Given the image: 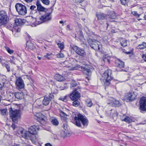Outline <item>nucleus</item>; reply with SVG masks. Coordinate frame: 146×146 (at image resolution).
I'll list each match as a JSON object with an SVG mask.
<instances>
[{"instance_id":"obj_1","label":"nucleus","mask_w":146,"mask_h":146,"mask_svg":"<svg viewBox=\"0 0 146 146\" xmlns=\"http://www.w3.org/2000/svg\"><path fill=\"white\" fill-rule=\"evenodd\" d=\"M11 127L13 130L16 129L17 131V132L15 133V135H19V133H20L22 137L26 139L31 137L32 135L36 134L37 131L40 129L38 126L35 125L31 126L29 129L28 131L21 128L20 129H18V127L14 123L12 124Z\"/></svg>"},{"instance_id":"obj_2","label":"nucleus","mask_w":146,"mask_h":146,"mask_svg":"<svg viewBox=\"0 0 146 146\" xmlns=\"http://www.w3.org/2000/svg\"><path fill=\"white\" fill-rule=\"evenodd\" d=\"M112 71L109 69L105 71L103 74L102 78L100 79L101 82L105 87V88L110 84V81L113 79Z\"/></svg>"},{"instance_id":"obj_3","label":"nucleus","mask_w":146,"mask_h":146,"mask_svg":"<svg viewBox=\"0 0 146 146\" xmlns=\"http://www.w3.org/2000/svg\"><path fill=\"white\" fill-rule=\"evenodd\" d=\"M74 119V123L79 127H81V123L84 126H87L88 123V120L86 117L80 114L78 115L77 117H75Z\"/></svg>"},{"instance_id":"obj_4","label":"nucleus","mask_w":146,"mask_h":146,"mask_svg":"<svg viewBox=\"0 0 146 146\" xmlns=\"http://www.w3.org/2000/svg\"><path fill=\"white\" fill-rule=\"evenodd\" d=\"M10 115V117L14 122L17 121L20 116L21 111L19 110H13L12 108L9 110Z\"/></svg>"},{"instance_id":"obj_5","label":"nucleus","mask_w":146,"mask_h":146,"mask_svg":"<svg viewBox=\"0 0 146 146\" xmlns=\"http://www.w3.org/2000/svg\"><path fill=\"white\" fill-rule=\"evenodd\" d=\"M87 41L90 47L96 50H100L99 46L100 42L96 40L92 39L89 38L88 39Z\"/></svg>"},{"instance_id":"obj_6","label":"nucleus","mask_w":146,"mask_h":146,"mask_svg":"<svg viewBox=\"0 0 146 146\" xmlns=\"http://www.w3.org/2000/svg\"><path fill=\"white\" fill-rule=\"evenodd\" d=\"M16 10L18 13L21 15H26L27 12L26 6L22 4L17 3L15 6Z\"/></svg>"},{"instance_id":"obj_7","label":"nucleus","mask_w":146,"mask_h":146,"mask_svg":"<svg viewBox=\"0 0 146 146\" xmlns=\"http://www.w3.org/2000/svg\"><path fill=\"white\" fill-rule=\"evenodd\" d=\"M50 14V13H46L44 15L42 16L39 19V21H36V23L39 25L43 22L51 20L52 18Z\"/></svg>"},{"instance_id":"obj_8","label":"nucleus","mask_w":146,"mask_h":146,"mask_svg":"<svg viewBox=\"0 0 146 146\" xmlns=\"http://www.w3.org/2000/svg\"><path fill=\"white\" fill-rule=\"evenodd\" d=\"M0 25L6 23L8 19L7 12L4 10L0 11Z\"/></svg>"},{"instance_id":"obj_9","label":"nucleus","mask_w":146,"mask_h":146,"mask_svg":"<svg viewBox=\"0 0 146 146\" xmlns=\"http://www.w3.org/2000/svg\"><path fill=\"white\" fill-rule=\"evenodd\" d=\"M139 109L141 111H146V97L141 98L139 101Z\"/></svg>"},{"instance_id":"obj_10","label":"nucleus","mask_w":146,"mask_h":146,"mask_svg":"<svg viewBox=\"0 0 146 146\" xmlns=\"http://www.w3.org/2000/svg\"><path fill=\"white\" fill-rule=\"evenodd\" d=\"M80 96V93L76 89L73 90L70 95V97L72 100H78Z\"/></svg>"},{"instance_id":"obj_11","label":"nucleus","mask_w":146,"mask_h":146,"mask_svg":"<svg viewBox=\"0 0 146 146\" xmlns=\"http://www.w3.org/2000/svg\"><path fill=\"white\" fill-rule=\"evenodd\" d=\"M73 49L77 54L83 57L86 55V53L84 50L76 46H74Z\"/></svg>"},{"instance_id":"obj_12","label":"nucleus","mask_w":146,"mask_h":146,"mask_svg":"<svg viewBox=\"0 0 146 146\" xmlns=\"http://www.w3.org/2000/svg\"><path fill=\"white\" fill-rule=\"evenodd\" d=\"M15 84L18 88L22 89L24 88V84L23 81L20 77L16 78Z\"/></svg>"},{"instance_id":"obj_13","label":"nucleus","mask_w":146,"mask_h":146,"mask_svg":"<svg viewBox=\"0 0 146 146\" xmlns=\"http://www.w3.org/2000/svg\"><path fill=\"white\" fill-rule=\"evenodd\" d=\"M53 98L54 96L53 94H50L49 95H46L44 96L42 103L45 106L48 105L49 104L51 100Z\"/></svg>"},{"instance_id":"obj_14","label":"nucleus","mask_w":146,"mask_h":146,"mask_svg":"<svg viewBox=\"0 0 146 146\" xmlns=\"http://www.w3.org/2000/svg\"><path fill=\"white\" fill-rule=\"evenodd\" d=\"M136 96L133 92H131L127 93L125 95V98L126 100L131 101L135 98Z\"/></svg>"},{"instance_id":"obj_15","label":"nucleus","mask_w":146,"mask_h":146,"mask_svg":"<svg viewBox=\"0 0 146 146\" xmlns=\"http://www.w3.org/2000/svg\"><path fill=\"white\" fill-rule=\"evenodd\" d=\"M82 70L84 74L88 76H90L92 72L88 65H86L84 66Z\"/></svg>"},{"instance_id":"obj_16","label":"nucleus","mask_w":146,"mask_h":146,"mask_svg":"<svg viewBox=\"0 0 146 146\" xmlns=\"http://www.w3.org/2000/svg\"><path fill=\"white\" fill-rule=\"evenodd\" d=\"M115 66L118 67L121 69L122 70L120 71H123L122 69L121 68H123L124 67V63L122 61L119 60V59H117L115 60Z\"/></svg>"},{"instance_id":"obj_17","label":"nucleus","mask_w":146,"mask_h":146,"mask_svg":"<svg viewBox=\"0 0 146 146\" xmlns=\"http://www.w3.org/2000/svg\"><path fill=\"white\" fill-rule=\"evenodd\" d=\"M36 5L37 7V10H38V13L40 12H43L45 11L46 8L43 7L41 4L40 2L37 1L36 3Z\"/></svg>"},{"instance_id":"obj_18","label":"nucleus","mask_w":146,"mask_h":146,"mask_svg":"<svg viewBox=\"0 0 146 146\" xmlns=\"http://www.w3.org/2000/svg\"><path fill=\"white\" fill-rule=\"evenodd\" d=\"M29 7V11L30 12V14L31 15L36 14L38 13L37 7L34 5H31L30 6H28Z\"/></svg>"},{"instance_id":"obj_19","label":"nucleus","mask_w":146,"mask_h":146,"mask_svg":"<svg viewBox=\"0 0 146 146\" xmlns=\"http://www.w3.org/2000/svg\"><path fill=\"white\" fill-rule=\"evenodd\" d=\"M113 107H119L121 105L120 102L118 100L113 98L110 103Z\"/></svg>"},{"instance_id":"obj_20","label":"nucleus","mask_w":146,"mask_h":146,"mask_svg":"<svg viewBox=\"0 0 146 146\" xmlns=\"http://www.w3.org/2000/svg\"><path fill=\"white\" fill-rule=\"evenodd\" d=\"M26 48L28 49L32 50H34L36 48L34 44L30 41L27 42Z\"/></svg>"},{"instance_id":"obj_21","label":"nucleus","mask_w":146,"mask_h":146,"mask_svg":"<svg viewBox=\"0 0 146 146\" xmlns=\"http://www.w3.org/2000/svg\"><path fill=\"white\" fill-rule=\"evenodd\" d=\"M96 16L98 20H102L105 19L106 18V15L101 13L96 14Z\"/></svg>"},{"instance_id":"obj_22","label":"nucleus","mask_w":146,"mask_h":146,"mask_svg":"<svg viewBox=\"0 0 146 146\" xmlns=\"http://www.w3.org/2000/svg\"><path fill=\"white\" fill-rule=\"evenodd\" d=\"M54 78L56 80L59 82L62 81L64 79L62 76L59 74H56Z\"/></svg>"},{"instance_id":"obj_23","label":"nucleus","mask_w":146,"mask_h":146,"mask_svg":"<svg viewBox=\"0 0 146 146\" xmlns=\"http://www.w3.org/2000/svg\"><path fill=\"white\" fill-rule=\"evenodd\" d=\"M84 67V66H81L79 65H77L75 66H74L73 65L72 67H70L71 68H70V70H82Z\"/></svg>"},{"instance_id":"obj_24","label":"nucleus","mask_w":146,"mask_h":146,"mask_svg":"<svg viewBox=\"0 0 146 146\" xmlns=\"http://www.w3.org/2000/svg\"><path fill=\"white\" fill-rule=\"evenodd\" d=\"M15 98L18 99H21L23 98V93L21 92L15 93L14 94Z\"/></svg>"},{"instance_id":"obj_25","label":"nucleus","mask_w":146,"mask_h":146,"mask_svg":"<svg viewBox=\"0 0 146 146\" xmlns=\"http://www.w3.org/2000/svg\"><path fill=\"white\" fill-rule=\"evenodd\" d=\"M42 102L41 101L39 100H37L34 103L33 106L36 108H39L42 105Z\"/></svg>"},{"instance_id":"obj_26","label":"nucleus","mask_w":146,"mask_h":146,"mask_svg":"<svg viewBox=\"0 0 146 146\" xmlns=\"http://www.w3.org/2000/svg\"><path fill=\"white\" fill-rule=\"evenodd\" d=\"M146 48V43L144 42H142V44L138 45L136 48L137 49H143Z\"/></svg>"},{"instance_id":"obj_27","label":"nucleus","mask_w":146,"mask_h":146,"mask_svg":"<svg viewBox=\"0 0 146 146\" xmlns=\"http://www.w3.org/2000/svg\"><path fill=\"white\" fill-rule=\"evenodd\" d=\"M64 65V66L68 68V70H70V68H71L70 67H72L73 65L69 63L67 61H65L63 63Z\"/></svg>"},{"instance_id":"obj_28","label":"nucleus","mask_w":146,"mask_h":146,"mask_svg":"<svg viewBox=\"0 0 146 146\" xmlns=\"http://www.w3.org/2000/svg\"><path fill=\"white\" fill-rule=\"evenodd\" d=\"M15 23L17 26L21 25L23 23V21L21 19H16L15 20Z\"/></svg>"},{"instance_id":"obj_29","label":"nucleus","mask_w":146,"mask_h":146,"mask_svg":"<svg viewBox=\"0 0 146 146\" xmlns=\"http://www.w3.org/2000/svg\"><path fill=\"white\" fill-rule=\"evenodd\" d=\"M111 115L110 117H112L113 118L117 117L118 115V113L117 111L115 110L111 109Z\"/></svg>"},{"instance_id":"obj_30","label":"nucleus","mask_w":146,"mask_h":146,"mask_svg":"<svg viewBox=\"0 0 146 146\" xmlns=\"http://www.w3.org/2000/svg\"><path fill=\"white\" fill-rule=\"evenodd\" d=\"M11 25L12 26V27L11 26L9 25H7V27L10 30H11L13 32H14V31H16L17 32H19L20 31V29H19L18 28V27L17 26L16 27L17 28V29H15L13 28V26Z\"/></svg>"},{"instance_id":"obj_31","label":"nucleus","mask_w":146,"mask_h":146,"mask_svg":"<svg viewBox=\"0 0 146 146\" xmlns=\"http://www.w3.org/2000/svg\"><path fill=\"white\" fill-rule=\"evenodd\" d=\"M36 116L40 120L43 121L44 120V115L42 113L37 114L36 115Z\"/></svg>"},{"instance_id":"obj_32","label":"nucleus","mask_w":146,"mask_h":146,"mask_svg":"<svg viewBox=\"0 0 146 146\" xmlns=\"http://www.w3.org/2000/svg\"><path fill=\"white\" fill-rule=\"evenodd\" d=\"M78 100H73L74 101L72 102V105L75 107H78L80 105V102Z\"/></svg>"},{"instance_id":"obj_33","label":"nucleus","mask_w":146,"mask_h":146,"mask_svg":"<svg viewBox=\"0 0 146 146\" xmlns=\"http://www.w3.org/2000/svg\"><path fill=\"white\" fill-rule=\"evenodd\" d=\"M59 42L57 43V45L58 47L61 49H63L64 48V45L63 43H61L60 41H59Z\"/></svg>"},{"instance_id":"obj_34","label":"nucleus","mask_w":146,"mask_h":146,"mask_svg":"<svg viewBox=\"0 0 146 146\" xmlns=\"http://www.w3.org/2000/svg\"><path fill=\"white\" fill-rule=\"evenodd\" d=\"M127 41L126 40H124L120 42L121 45L123 47H125L127 45Z\"/></svg>"},{"instance_id":"obj_35","label":"nucleus","mask_w":146,"mask_h":146,"mask_svg":"<svg viewBox=\"0 0 146 146\" xmlns=\"http://www.w3.org/2000/svg\"><path fill=\"white\" fill-rule=\"evenodd\" d=\"M86 102L87 106L89 107H91L92 105L93 104L92 101L90 100H87Z\"/></svg>"},{"instance_id":"obj_36","label":"nucleus","mask_w":146,"mask_h":146,"mask_svg":"<svg viewBox=\"0 0 146 146\" xmlns=\"http://www.w3.org/2000/svg\"><path fill=\"white\" fill-rule=\"evenodd\" d=\"M52 123L56 126L59 123L58 120L56 119H52L51 121Z\"/></svg>"},{"instance_id":"obj_37","label":"nucleus","mask_w":146,"mask_h":146,"mask_svg":"<svg viewBox=\"0 0 146 146\" xmlns=\"http://www.w3.org/2000/svg\"><path fill=\"white\" fill-rule=\"evenodd\" d=\"M122 121L129 123L131 122V119L130 117L126 116Z\"/></svg>"},{"instance_id":"obj_38","label":"nucleus","mask_w":146,"mask_h":146,"mask_svg":"<svg viewBox=\"0 0 146 146\" xmlns=\"http://www.w3.org/2000/svg\"><path fill=\"white\" fill-rule=\"evenodd\" d=\"M6 50L10 54H12L14 53V50L11 49L9 47H5Z\"/></svg>"},{"instance_id":"obj_39","label":"nucleus","mask_w":146,"mask_h":146,"mask_svg":"<svg viewBox=\"0 0 146 146\" xmlns=\"http://www.w3.org/2000/svg\"><path fill=\"white\" fill-rule=\"evenodd\" d=\"M62 127L66 131L68 130V126L67 123L65 121V123H63V125L62 126Z\"/></svg>"},{"instance_id":"obj_40","label":"nucleus","mask_w":146,"mask_h":146,"mask_svg":"<svg viewBox=\"0 0 146 146\" xmlns=\"http://www.w3.org/2000/svg\"><path fill=\"white\" fill-rule=\"evenodd\" d=\"M3 65L7 69V72H10V66L9 64L5 63L3 64Z\"/></svg>"},{"instance_id":"obj_41","label":"nucleus","mask_w":146,"mask_h":146,"mask_svg":"<svg viewBox=\"0 0 146 146\" xmlns=\"http://www.w3.org/2000/svg\"><path fill=\"white\" fill-rule=\"evenodd\" d=\"M42 2L44 4L48 5L50 3L49 0H41Z\"/></svg>"},{"instance_id":"obj_42","label":"nucleus","mask_w":146,"mask_h":146,"mask_svg":"<svg viewBox=\"0 0 146 146\" xmlns=\"http://www.w3.org/2000/svg\"><path fill=\"white\" fill-rule=\"evenodd\" d=\"M77 84L76 82L74 81H72L70 84V87H74L76 86Z\"/></svg>"},{"instance_id":"obj_43","label":"nucleus","mask_w":146,"mask_h":146,"mask_svg":"<svg viewBox=\"0 0 146 146\" xmlns=\"http://www.w3.org/2000/svg\"><path fill=\"white\" fill-rule=\"evenodd\" d=\"M60 115L61 117H64L65 118H66V116H67V115L63 111L60 110Z\"/></svg>"},{"instance_id":"obj_44","label":"nucleus","mask_w":146,"mask_h":146,"mask_svg":"<svg viewBox=\"0 0 146 146\" xmlns=\"http://www.w3.org/2000/svg\"><path fill=\"white\" fill-rule=\"evenodd\" d=\"M129 0H120L121 4L124 5H125L129 2Z\"/></svg>"},{"instance_id":"obj_45","label":"nucleus","mask_w":146,"mask_h":146,"mask_svg":"<svg viewBox=\"0 0 146 146\" xmlns=\"http://www.w3.org/2000/svg\"><path fill=\"white\" fill-rule=\"evenodd\" d=\"M60 136L61 137L64 138L66 136V133L65 131H62L60 133Z\"/></svg>"},{"instance_id":"obj_46","label":"nucleus","mask_w":146,"mask_h":146,"mask_svg":"<svg viewBox=\"0 0 146 146\" xmlns=\"http://www.w3.org/2000/svg\"><path fill=\"white\" fill-rule=\"evenodd\" d=\"M109 18L111 19H114L116 18L115 13L114 12L112 11L111 15H110Z\"/></svg>"},{"instance_id":"obj_47","label":"nucleus","mask_w":146,"mask_h":146,"mask_svg":"<svg viewBox=\"0 0 146 146\" xmlns=\"http://www.w3.org/2000/svg\"><path fill=\"white\" fill-rule=\"evenodd\" d=\"M67 96H64V97H61L59 98V100H62L63 102H66L67 101Z\"/></svg>"},{"instance_id":"obj_48","label":"nucleus","mask_w":146,"mask_h":146,"mask_svg":"<svg viewBox=\"0 0 146 146\" xmlns=\"http://www.w3.org/2000/svg\"><path fill=\"white\" fill-rule=\"evenodd\" d=\"M106 112L107 114V115L108 116H109L110 117L111 116V109L110 110L106 111Z\"/></svg>"},{"instance_id":"obj_49","label":"nucleus","mask_w":146,"mask_h":146,"mask_svg":"<svg viewBox=\"0 0 146 146\" xmlns=\"http://www.w3.org/2000/svg\"><path fill=\"white\" fill-rule=\"evenodd\" d=\"M7 110L6 109H4L1 110V112L2 115H5L6 114V112Z\"/></svg>"},{"instance_id":"obj_50","label":"nucleus","mask_w":146,"mask_h":146,"mask_svg":"<svg viewBox=\"0 0 146 146\" xmlns=\"http://www.w3.org/2000/svg\"><path fill=\"white\" fill-rule=\"evenodd\" d=\"M57 56L58 58H63L64 57V55L62 53H60L57 55Z\"/></svg>"},{"instance_id":"obj_51","label":"nucleus","mask_w":146,"mask_h":146,"mask_svg":"<svg viewBox=\"0 0 146 146\" xmlns=\"http://www.w3.org/2000/svg\"><path fill=\"white\" fill-rule=\"evenodd\" d=\"M132 13L133 15L137 16L138 17H139L140 15L138 14L136 11H133Z\"/></svg>"},{"instance_id":"obj_52","label":"nucleus","mask_w":146,"mask_h":146,"mask_svg":"<svg viewBox=\"0 0 146 146\" xmlns=\"http://www.w3.org/2000/svg\"><path fill=\"white\" fill-rule=\"evenodd\" d=\"M142 57L144 60L146 62V54H143Z\"/></svg>"},{"instance_id":"obj_53","label":"nucleus","mask_w":146,"mask_h":146,"mask_svg":"<svg viewBox=\"0 0 146 146\" xmlns=\"http://www.w3.org/2000/svg\"><path fill=\"white\" fill-rule=\"evenodd\" d=\"M104 60L105 62H108V63H110V61L109 59L107 58H105V59Z\"/></svg>"},{"instance_id":"obj_54","label":"nucleus","mask_w":146,"mask_h":146,"mask_svg":"<svg viewBox=\"0 0 146 146\" xmlns=\"http://www.w3.org/2000/svg\"><path fill=\"white\" fill-rule=\"evenodd\" d=\"M50 56V54H49L48 53H47L46 55L44 56V57L47 58L48 59H50V58L49 56Z\"/></svg>"},{"instance_id":"obj_55","label":"nucleus","mask_w":146,"mask_h":146,"mask_svg":"<svg viewBox=\"0 0 146 146\" xmlns=\"http://www.w3.org/2000/svg\"><path fill=\"white\" fill-rule=\"evenodd\" d=\"M25 2L27 3H30L32 2L33 0H24Z\"/></svg>"},{"instance_id":"obj_56","label":"nucleus","mask_w":146,"mask_h":146,"mask_svg":"<svg viewBox=\"0 0 146 146\" xmlns=\"http://www.w3.org/2000/svg\"><path fill=\"white\" fill-rule=\"evenodd\" d=\"M83 0H75L76 2L77 3H80L82 2Z\"/></svg>"},{"instance_id":"obj_57","label":"nucleus","mask_w":146,"mask_h":146,"mask_svg":"<svg viewBox=\"0 0 146 146\" xmlns=\"http://www.w3.org/2000/svg\"><path fill=\"white\" fill-rule=\"evenodd\" d=\"M81 44L82 45L83 44L84 45L83 46L84 47L87 46H86V42H84L83 41V43H82Z\"/></svg>"},{"instance_id":"obj_58","label":"nucleus","mask_w":146,"mask_h":146,"mask_svg":"<svg viewBox=\"0 0 146 146\" xmlns=\"http://www.w3.org/2000/svg\"><path fill=\"white\" fill-rule=\"evenodd\" d=\"M106 26L104 28L105 29H107L108 26V23H106V24H104Z\"/></svg>"},{"instance_id":"obj_59","label":"nucleus","mask_w":146,"mask_h":146,"mask_svg":"<svg viewBox=\"0 0 146 146\" xmlns=\"http://www.w3.org/2000/svg\"><path fill=\"white\" fill-rule=\"evenodd\" d=\"M45 146H52V145L50 143H47L45 145Z\"/></svg>"},{"instance_id":"obj_60","label":"nucleus","mask_w":146,"mask_h":146,"mask_svg":"<svg viewBox=\"0 0 146 146\" xmlns=\"http://www.w3.org/2000/svg\"><path fill=\"white\" fill-rule=\"evenodd\" d=\"M132 51H129V52H125V53L127 54H131L132 53Z\"/></svg>"},{"instance_id":"obj_61","label":"nucleus","mask_w":146,"mask_h":146,"mask_svg":"<svg viewBox=\"0 0 146 146\" xmlns=\"http://www.w3.org/2000/svg\"><path fill=\"white\" fill-rule=\"evenodd\" d=\"M2 88V84L0 83V90H1Z\"/></svg>"},{"instance_id":"obj_62","label":"nucleus","mask_w":146,"mask_h":146,"mask_svg":"<svg viewBox=\"0 0 146 146\" xmlns=\"http://www.w3.org/2000/svg\"><path fill=\"white\" fill-rule=\"evenodd\" d=\"M27 36L29 39H30L31 38V36L29 35H28Z\"/></svg>"},{"instance_id":"obj_63","label":"nucleus","mask_w":146,"mask_h":146,"mask_svg":"<svg viewBox=\"0 0 146 146\" xmlns=\"http://www.w3.org/2000/svg\"><path fill=\"white\" fill-rule=\"evenodd\" d=\"M37 57L38 58L39 60H41V58L40 57H39V56H38Z\"/></svg>"},{"instance_id":"obj_64","label":"nucleus","mask_w":146,"mask_h":146,"mask_svg":"<svg viewBox=\"0 0 146 146\" xmlns=\"http://www.w3.org/2000/svg\"><path fill=\"white\" fill-rule=\"evenodd\" d=\"M144 19L146 20V15H145L144 17Z\"/></svg>"}]
</instances>
